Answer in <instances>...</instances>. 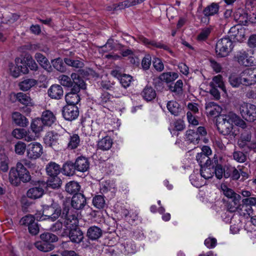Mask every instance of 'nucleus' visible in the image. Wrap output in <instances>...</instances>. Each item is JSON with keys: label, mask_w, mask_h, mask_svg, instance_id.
I'll list each match as a JSON object with an SVG mask.
<instances>
[{"label": "nucleus", "mask_w": 256, "mask_h": 256, "mask_svg": "<svg viewBox=\"0 0 256 256\" xmlns=\"http://www.w3.org/2000/svg\"><path fill=\"white\" fill-rule=\"evenodd\" d=\"M78 212L68 206H65L62 208L61 218L64 220V227L62 235L69 230V238L74 243L80 244L84 239V234L81 230L77 227L78 224Z\"/></svg>", "instance_id": "f257e3e1"}, {"label": "nucleus", "mask_w": 256, "mask_h": 256, "mask_svg": "<svg viewBox=\"0 0 256 256\" xmlns=\"http://www.w3.org/2000/svg\"><path fill=\"white\" fill-rule=\"evenodd\" d=\"M31 180V176L28 170L21 162H18L16 168H12L9 172V181L12 184L18 186L20 182L26 183Z\"/></svg>", "instance_id": "f03ea898"}, {"label": "nucleus", "mask_w": 256, "mask_h": 256, "mask_svg": "<svg viewBox=\"0 0 256 256\" xmlns=\"http://www.w3.org/2000/svg\"><path fill=\"white\" fill-rule=\"evenodd\" d=\"M236 118L234 114L222 115L216 120L217 128L220 134L224 136H236L233 122Z\"/></svg>", "instance_id": "7ed1b4c3"}, {"label": "nucleus", "mask_w": 256, "mask_h": 256, "mask_svg": "<svg viewBox=\"0 0 256 256\" xmlns=\"http://www.w3.org/2000/svg\"><path fill=\"white\" fill-rule=\"evenodd\" d=\"M47 207L52 210L54 208V210H52V214L50 215H47L46 214H48V212H46V208L44 209L43 213L46 214V216L48 217V219L54 221L58 218L59 216L61 217L62 211V210L60 208H56L54 204H52L50 206H48ZM63 226H64V220L60 218V220H58L56 222L52 224L50 227V230L53 232L57 233L60 232L62 230Z\"/></svg>", "instance_id": "20e7f679"}, {"label": "nucleus", "mask_w": 256, "mask_h": 256, "mask_svg": "<svg viewBox=\"0 0 256 256\" xmlns=\"http://www.w3.org/2000/svg\"><path fill=\"white\" fill-rule=\"evenodd\" d=\"M232 48V43L228 38H224L218 40L216 46V52L219 57L228 55Z\"/></svg>", "instance_id": "39448f33"}, {"label": "nucleus", "mask_w": 256, "mask_h": 256, "mask_svg": "<svg viewBox=\"0 0 256 256\" xmlns=\"http://www.w3.org/2000/svg\"><path fill=\"white\" fill-rule=\"evenodd\" d=\"M240 112L242 118L250 122L256 120V106L254 104L243 102L240 105Z\"/></svg>", "instance_id": "423d86ee"}, {"label": "nucleus", "mask_w": 256, "mask_h": 256, "mask_svg": "<svg viewBox=\"0 0 256 256\" xmlns=\"http://www.w3.org/2000/svg\"><path fill=\"white\" fill-rule=\"evenodd\" d=\"M138 42L143 44L148 48H162L168 51L170 53L172 54V52L166 44H163L162 42H156L154 40H150L144 37L142 35L138 36Z\"/></svg>", "instance_id": "0eeeda50"}, {"label": "nucleus", "mask_w": 256, "mask_h": 256, "mask_svg": "<svg viewBox=\"0 0 256 256\" xmlns=\"http://www.w3.org/2000/svg\"><path fill=\"white\" fill-rule=\"evenodd\" d=\"M42 154V146L38 142H34L28 144L26 148V156L31 160L40 158Z\"/></svg>", "instance_id": "6e6552de"}, {"label": "nucleus", "mask_w": 256, "mask_h": 256, "mask_svg": "<svg viewBox=\"0 0 256 256\" xmlns=\"http://www.w3.org/2000/svg\"><path fill=\"white\" fill-rule=\"evenodd\" d=\"M86 204V200L84 196L81 193H78L74 195L72 198L71 200L72 208L69 206H66V204H64L63 208L65 206H68L70 208L75 211H76V210L82 209Z\"/></svg>", "instance_id": "1a4fd4ad"}, {"label": "nucleus", "mask_w": 256, "mask_h": 256, "mask_svg": "<svg viewBox=\"0 0 256 256\" xmlns=\"http://www.w3.org/2000/svg\"><path fill=\"white\" fill-rule=\"evenodd\" d=\"M236 58L238 64L240 65L245 66H256V60L254 56H249L248 53L246 51L239 52L236 55Z\"/></svg>", "instance_id": "9d476101"}, {"label": "nucleus", "mask_w": 256, "mask_h": 256, "mask_svg": "<svg viewBox=\"0 0 256 256\" xmlns=\"http://www.w3.org/2000/svg\"><path fill=\"white\" fill-rule=\"evenodd\" d=\"M62 114L65 120L72 121L78 116L79 111L76 106L67 104L63 107Z\"/></svg>", "instance_id": "9b49d317"}, {"label": "nucleus", "mask_w": 256, "mask_h": 256, "mask_svg": "<svg viewBox=\"0 0 256 256\" xmlns=\"http://www.w3.org/2000/svg\"><path fill=\"white\" fill-rule=\"evenodd\" d=\"M44 184L40 183L36 186L30 188L26 192L27 196L32 200H36L41 198L44 194Z\"/></svg>", "instance_id": "f8f14e48"}, {"label": "nucleus", "mask_w": 256, "mask_h": 256, "mask_svg": "<svg viewBox=\"0 0 256 256\" xmlns=\"http://www.w3.org/2000/svg\"><path fill=\"white\" fill-rule=\"evenodd\" d=\"M244 85L250 86L256 83V68H247L242 74Z\"/></svg>", "instance_id": "ddd939ff"}, {"label": "nucleus", "mask_w": 256, "mask_h": 256, "mask_svg": "<svg viewBox=\"0 0 256 256\" xmlns=\"http://www.w3.org/2000/svg\"><path fill=\"white\" fill-rule=\"evenodd\" d=\"M60 135L54 131L47 132L44 138L46 144L53 148H56L58 144Z\"/></svg>", "instance_id": "4468645a"}, {"label": "nucleus", "mask_w": 256, "mask_h": 256, "mask_svg": "<svg viewBox=\"0 0 256 256\" xmlns=\"http://www.w3.org/2000/svg\"><path fill=\"white\" fill-rule=\"evenodd\" d=\"M103 231L100 228L93 226L88 228L86 236L89 240H98L102 236Z\"/></svg>", "instance_id": "2eb2a0df"}, {"label": "nucleus", "mask_w": 256, "mask_h": 256, "mask_svg": "<svg viewBox=\"0 0 256 256\" xmlns=\"http://www.w3.org/2000/svg\"><path fill=\"white\" fill-rule=\"evenodd\" d=\"M48 94L52 98L60 99L64 95L63 88L60 85L54 84L48 89Z\"/></svg>", "instance_id": "dca6fc26"}, {"label": "nucleus", "mask_w": 256, "mask_h": 256, "mask_svg": "<svg viewBox=\"0 0 256 256\" xmlns=\"http://www.w3.org/2000/svg\"><path fill=\"white\" fill-rule=\"evenodd\" d=\"M76 170L78 172H85L89 168V162L88 160L84 156L78 157L74 162Z\"/></svg>", "instance_id": "f3484780"}, {"label": "nucleus", "mask_w": 256, "mask_h": 256, "mask_svg": "<svg viewBox=\"0 0 256 256\" xmlns=\"http://www.w3.org/2000/svg\"><path fill=\"white\" fill-rule=\"evenodd\" d=\"M43 123L46 126H50L54 122L56 118L53 112L49 110H46L42 113L41 118Z\"/></svg>", "instance_id": "a211bd4d"}, {"label": "nucleus", "mask_w": 256, "mask_h": 256, "mask_svg": "<svg viewBox=\"0 0 256 256\" xmlns=\"http://www.w3.org/2000/svg\"><path fill=\"white\" fill-rule=\"evenodd\" d=\"M35 59L40 66L48 72L52 70V66L47 58L42 54L36 52L34 56Z\"/></svg>", "instance_id": "6ab92c4d"}, {"label": "nucleus", "mask_w": 256, "mask_h": 256, "mask_svg": "<svg viewBox=\"0 0 256 256\" xmlns=\"http://www.w3.org/2000/svg\"><path fill=\"white\" fill-rule=\"evenodd\" d=\"M206 110L207 114L211 116H217L221 112V108L214 102L206 104Z\"/></svg>", "instance_id": "aec40b11"}, {"label": "nucleus", "mask_w": 256, "mask_h": 256, "mask_svg": "<svg viewBox=\"0 0 256 256\" xmlns=\"http://www.w3.org/2000/svg\"><path fill=\"white\" fill-rule=\"evenodd\" d=\"M230 36L232 37L235 40L241 41L244 36V30L234 26L230 28L229 32Z\"/></svg>", "instance_id": "412c9836"}, {"label": "nucleus", "mask_w": 256, "mask_h": 256, "mask_svg": "<svg viewBox=\"0 0 256 256\" xmlns=\"http://www.w3.org/2000/svg\"><path fill=\"white\" fill-rule=\"evenodd\" d=\"M234 18L240 25L246 26L248 22V14L241 9L237 10L234 12Z\"/></svg>", "instance_id": "4be33fe9"}, {"label": "nucleus", "mask_w": 256, "mask_h": 256, "mask_svg": "<svg viewBox=\"0 0 256 256\" xmlns=\"http://www.w3.org/2000/svg\"><path fill=\"white\" fill-rule=\"evenodd\" d=\"M13 122L18 126L25 127L28 125L27 118L18 112H14L12 114Z\"/></svg>", "instance_id": "5701e85b"}, {"label": "nucleus", "mask_w": 256, "mask_h": 256, "mask_svg": "<svg viewBox=\"0 0 256 256\" xmlns=\"http://www.w3.org/2000/svg\"><path fill=\"white\" fill-rule=\"evenodd\" d=\"M219 8L218 4L212 2L203 10L202 13L206 17L212 16L218 13Z\"/></svg>", "instance_id": "b1692460"}, {"label": "nucleus", "mask_w": 256, "mask_h": 256, "mask_svg": "<svg viewBox=\"0 0 256 256\" xmlns=\"http://www.w3.org/2000/svg\"><path fill=\"white\" fill-rule=\"evenodd\" d=\"M214 173V166L211 164L200 168V174L205 179L212 178Z\"/></svg>", "instance_id": "393cba45"}, {"label": "nucleus", "mask_w": 256, "mask_h": 256, "mask_svg": "<svg viewBox=\"0 0 256 256\" xmlns=\"http://www.w3.org/2000/svg\"><path fill=\"white\" fill-rule=\"evenodd\" d=\"M46 171L50 176H58L60 172V166L54 162H50L46 166Z\"/></svg>", "instance_id": "a878e982"}, {"label": "nucleus", "mask_w": 256, "mask_h": 256, "mask_svg": "<svg viewBox=\"0 0 256 256\" xmlns=\"http://www.w3.org/2000/svg\"><path fill=\"white\" fill-rule=\"evenodd\" d=\"M250 139L251 136L250 134H247L246 137L242 136L238 142V144L240 148L243 149L246 152L250 150L252 148L249 144Z\"/></svg>", "instance_id": "bb28decb"}, {"label": "nucleus", "mask_w": 256, "mask_h": 256, "mask_svg": "<svg viewBox=\"0 0 256 256\" xmlns=\"http://www.w3.org/2000/svg\"><path fill=\"white\" fill-rule=\"evenodd\" d=\"M65 188L68 193L75 195L80 191V186L76 182L70 181L66 184Z\"/></svg>", "instance_id": "cd10ccee"}, {"label": "nucleus", "mask_w": 256, "mask_h": 256, "mask_svg": "<svg viewBox=\"0 0 256 256\" xmlns=\"http://www.w3.org/2000/svg\"><path fill=\"white\" fill-rule=\"evenodd\" d=\"M166 106L171 114L175 116H178L182 110L180 104L176 101H169L167 104Z\"/></svg>", "instance_id": "c85d7f7f"}, {"label": "nucleus", "mask_w": 256, "mask_h": 256, "mask_svg": "<svg viewBox=\"0 0 256 256\" xmlns=\"http://www.w3.org/2000/svg\"><path fill=\"white\" fill-rule=\"evenodd\" d=\"M76 168L74 163L68 161L65 162L62 168V172L64 174L70 176L74 174Z\"/></svg>", "instance_id": "c756f323"}, {"label": "nucleus", "mask_w": 256, "mask_h": 256, "mask_svg": "<svg viewBox=\"0 0 256 256\" xmlns=\"http://www.w3.org/2000/svg\"><path fill=\"white\" fill-rule=\"evenodd\" d=\"M37 84L38 81L36 80L33 78H28L20 82L18 86L22 90L27 91Z\"/></svg>", "instance_id": "7c9ffc66"}, {"label": "nucleus", "mask_w": 256, "mask_h": 256, "mask_svg": "<svg viewBox=\"0 0 256 256\" xmlns=\"http://www.w3.org/2000/svg\"><path fill=\"white\" fill-rule=\"evenodd\" d=\"M45 124L40 118H36L32 120L30 124V128L32 131L36 134H38L44 130Z\"/></svg>", "instance_id": "2f4dec72"}, {"label": "nucleus", "mask_w": 256, "mask_h": 256, "mask_svg": "<svg viewBox=\"0 0 256 256\" xmlns=\"http://www.w3.org/2000/svg\"><path fill=\"white\" fill-rule=\"evenodd\" d=\"M142 97L146 101H151L156 96L154 90L151 86H146L142 92Z\"/></svg>", "instance_id": "473e14b6"}, {"label": "nucleus", "mask_w": 256, "mask_h": 256, "mask_svg": "<svg viewBox=\"0 0 256 256\" xmlns=\"http://www.w3.org/2000/svg\"><path fill=\"white\" fill-rule=\"evenodd\" d=\"M36 248L40 251L48 252L52 250L54 246L53 244L46 242L42 240L36 242L34 244Z\"/></svg>", "instance_id": "72a5a7b5"}, {"label": "nucleus", "mask_w": 256, "mask_h": 256, "mask_svg": "<svg viewBox=\"0 0 256 256\" xmlns=\"http://www.w3.org/2000/svg\"><path fill=\"white\" fill-rule=\"evenodd\" d=\"M210 86L218 88L224 92H226V89L223 82L222 77L218 74L213 78L212 81L210 84Z\"/></svg>", "instance_id": "f704fd0d"}, {"label": "nucleus", "mask_w": 256, "mask_h": 256, "mask_svg": "<svg viewBox=\"0 0 256 256\" xmlns=\"http://www.w3.org/2000/svg\"><path fill=\"white\" fill-rule=\"evenodd\" d=\"M112 140L109 136H105L100 140L98 144V148L103 150H109L112 146Z\"/></svg>", "instance_id": "c9c22d12"}, {"label": "nucleus", "mask_w": 256, "mask_h": 256, "mask_svg": "<svg viewBox=\"0 0 256 256\" xmlns=\"http://www.w3.org/2000/svg\"><path fill=\"white\" fill-rule=\"evenodd\" d=\"M178 78V74L176 72H167L161 74L159 76L160 80L165 82L166 83L170 82Z\"/></svg>", "instance_id": "e433bc0d"}, {"label": "nucleus", "mask_w": 256, "mask_h": 256, "mask_svg": "<svg viewBox=\"0 0 256 256\" xmlns=\"http://www.w3.org/2000/svg\"><path fill=\"white\" fill-rule=\"evenodd\" d=\"M50 176L47 182L46 186L54 189L60 188L62 183L60 178L58 176Z\"/></svg>", "instance_id": "4c0bfd02"}, {"label": "nucleus", "mask_w": 256, "mask_h": 256, "mask_svg": "<svg viewBox=\"0 0 256 256\" xmlns=\"http://www.w3.org/2000/svg\"><path fill=\"white\" fill-rule=\"evenodd\" d=\"M183 82L182 80L176 81L174 86H170V90L176 96H180L182 94Z\"/></svg>", "instance_id": "58836bf2"}, {"label": "nucleus", "mask_w": 256, "mask_h": 256, "mask_svg": "<svg viewBox=\"0 0 256 256\" xmlns=\"http://www.w3.org/2000/svg\"><path fill=\"white\" fill-rule=\"evenodd\" d=\"M80 143V138L78 134H74L70 136L68 144V148L74 150L78 147Z\"/></svg>", "instance_id": "ea45409f"}, {"label": "nucleus", "mask_w": 256, "mask_h": 256, "mask_svg": "<svg viewBox=\"0 0 256 256\" xmlns=\"http://www.w3.org/2000/svg\"><path fill=\"white\" fill-rule=\"evenodd\" d=\"M186 138L190 142L198 144L200 137L194 130H189L186 132Z\"/></svg>", "instance_id": "a19ab883"}, {"label": "nucleus", "mask_w": 256, "mask_h": 256, "mask_svg": "<svg viewBox=\"0 0 256 256\" xmlns=\"http://www.w3.org/2000/svg\"><path fill=\"white\" fill-rule=\"evenodd\" d=\"M65 100L68 104L76 106L80 101V97L76 94L68 92L66 95Z\"/></svg>", "instance_id": "79ce46f5"}, {"label": "nucleus", "mask_w": 256, "mask_h": 256, "mask_svg": "<svg viewBox=\"0 0 256 256\" xmlns=\"http://www.w3.org/2000/svg\"><path fill=\"white\" fill-rule=\"evenodd\" d=\"M40 238L42 240L50 244H52L53 242L58 240V238L56 236L50 232L42 234L40 236Z\"/></svg>", "instance_id": "37998d69"}, {"label": "nucleus", "mask_w": 256, "mask_h": 256, "mask_svg": "<svg viewBox=\"0 0 256 256\" xmlns=\"http://www.w3.org/2000/svg\"><path fill=\"white\" fill-rule=\"evenodd\" d=\"M24 60L32 70L36 71L38 70V66L32 56L30 54H26L24 58Z\"/></svg>", "instance_id": "c03bdc74"}, {"label": "nucleus", "mask_w": 256, "mask_h": 256, "mask_svg": "<svg viewBox=\"0 0 256 256\" xmlns=\"http://www.w3.org/2000/svg\"><path fill=\"white\" fill-rule=\"evenodd\" d=\"M196 159L200 168L202 166H208L211 164V160L210 158L204 154L198 153L196 156Z\"/></svg>", "instance_id": "a18cd8bd"}, {"label": "nucleus", "mask_w": 256, "mask_h": 256, "mask_svg": "<svg viewBox=\"0 0 256 256\" xmlns=\"http://www.w3.org/2000/svg\"><path fill=\"white\" fill-rule=\"evenodd\" d=\"M92 204L96 208L101 209L104 208L106 205V201L103 196L98 195L94 197Z\"/></svg>", "instance_id": "49530a36"}, {"label": "nucleus", "mask_w": 256, "mask_h": 256, "mask_svg": "<svg viewBox=\"0 0 256 256\" xmlns=\"http://www.w3.org/2000/svg\"><path fill=\"white\" fill-rule=\"evenodd\" d=\"M224 206L226 211L233 213L236 212L240 208L241 204H240V202H233L229 200H227L225 202Z\"/></svg>", "instance_id": "de8ad7c7"}, {"label": "nucleus", "mask_w": 256, "mask_h": 256, "mask_svg": "<svg viewBox=\"0 0 256 256\" xmlns=\"http://www.w3.org/2000/svg\"><path fill=\"white\" fill-rule=\"evenodd\" d=\"M16 100L24 105L28 106L30 102V97L23 92H18L16 95Z\"/></svg>", "instance_id": "09e8293b"}, {"label": "nucleus", "mask_w": 256, "mask_h": 256, "mask_svg": "<svg viewBox=\"0 0 256 256\" xmlns=\"http://www.w3.org/2000/svg\"><path fill=\"white\" fill-rule=\"evenodd\" d=\"M16 65L20 68V72L24 74H28L29 70L25 62L20 58H16L15 60Z\"/></svg>", "instance_id": "8fccbe9b"}, {"label": "nucleus", "mask_w": 256, "mask_h": 256, "mask_svg": "<svg viewBox=\"0 0 256 256\" xmlns=\"http://www.w3.org/2000/svg\"><path fill=\"white\" fill-rule=\"evenodd\" d=\"M52 64L53 67L57 70L62 72L66 70L65 66L61 58H58L52 60Z\"/></svg>", "instance_id": "3c124183"}, {"label": "nucleus", "mask_w": 256, "mask_h": 256, "mask_svg": "<svg viewBox=\"0 0 256 256\" xmlns=\"http://www.w3.org/2000/svg\"><path fill=\"white\" fill-rule=\"evenodd\" d=\"M71 78L72 80V84H74L82 88H85V84L84 80L80 78L79 75L76 73H72L71 74Z\"/></svg>", "instance_id": "603ef678"}, {"label": "nucleus", "mask_w": 256, "mask_h": 256, "mask_svg": "<svg viewBox=\"0 0 256 256\" xmlns=\"http://www.w3.org/2000/svg\"><path fill=\"white\" fill-rule=\"evenodd\" d=\"M114 96L107 92H104L101 94L100 96L98 98V102L101 105H104L111 101Z\"/></svg>", "instance_id": "864d4df0"}, {"label": "nucleus", "mask_w": 256, "mask_h": 256, "mask_svg": "<svg viewBox=\"0 0 256 256\" xmlns=\"http://www.w3.org/2000/svg\"><path fill=\"white\" fill-rule=\"evenodd\" d=\"M35 221L34 217L30 214L26 215L24 217H22L20 221V223L21 225L26 226L29 227L32 222Z\"/></svg>", "instance_id": "5fc2aeb1"}, {"label": "nucleus", "mask_w": 256, "mask_h": 256, "mask_svg": "<svg viewBox=\"0 0 256 256\" xmlns=\"http://www.w3.org/2000/svg\"><path fill=\"white\" fill-rule=\"evenodd\" d=\"M26 148L27 146L24 142L19 141L15 144V152L18 154L22 155L24 154L26 150Z\"/></svg>", "instance_id": "6e6d98bb"}, {"label": "nucleus", "mask_w": 256, "mask_h": 256, "mask_svg": "<svg viewBox=\"0 0 256 256\" xmlns=\"http://www.w3.org/2000/svg\"><path fill=\"white\" fill-rule=\"evenodd\" d=\"M58 80L60 84L66 87H70L72 86V82L71 78L68 76L62 74L59 76Z\"/></svg>", "instance_id": "4d7b16f0"}, {"label": "nucleus", "mask_w": 256, "mask_h": 256, "mask_svg": "<svg viewBox=\"0 0 256 256\" xmlns=\"http://www.w3.org/2000/svg\"><path fill=\"white\" fill-rule=\"evenodd\" d=\"M212 30V28H206L202 29L197 36L198 40L199 41H204L206 40L210 34Z\"/></svg>", "instance_id": "13d9d810"}, {"label": "nucleus", "mask_w": 256, "mask_h": 256, "mask_svg": "<svg viewBox=\"0 0 256 256\" xmlns=\"http://www.w3.org/2000/svg\"><path fill=\"white\" fill-rule=\"evenodd\" d=\"M220 190L222 194L228 198H230L236 192L232 188H229L226 184H222Z\"/></svg>", "instance_id": "bf43d9fd"}, {"label": "nucleus", "mask_w": 256, "mask_h": 256, "mask_svg": "<svg viewBox=\"0 0 256 256\" xmlns=\"http://www.w3.org/2000/svg\"><path fill=\"white\" fill-rule=\"evenodd\" d=\"M152 64L155 70L158 72H161L164 70V64L162 60L158 58H154Z\"/></svg>", "instance_id": "052dcab7"}, {"label": "nucleus", "mask_w": 256, "mask_h": 256, "mask_svg": "<svg viewBox=\"0 0 256 256\" xmlns=\"http://www.w3.org/2000/svg\"><path fill=\"white\" fill-rule=\"evenodd\" d=\"M65 63L70 66H72L76 68H80L83 66L84 64L78 60H72L69 58H64Z\"/></svg>", "instance_id": "680f3d73"}, {"label": "nucleus", "mask_w": 256, "mask_h": 256, "mask_svg": "<svg viewBox=\"0 0 256 256\" xmlns=\"http://www.w3.org/2000/svg\"><path fill=\"white\" fill-rule=\"evenodd\" d=\"M132 80V77L130 75L124 74L120 79V81L122 86L124 88H126L130 86Z\"/></svg>", "instance_id": "e2e57ef3"}, {"label": "nucleus", "mask_w": 256, "mask_h": 256, "mask_svg": "<svg viewBox=\"0 0 256 256\" xmlns=\"http://www.w3.org/2000/svg\"><path fill=\"white\" fill-rule=\"evenodd\" d=\"M26 134V130L24 128H16L12 132V136L17 139H22Z\"/></svg>", "instance_id": "0e129e2a"}, {"label": "nucleus", "mask_w": 256, "mask_h": 256, "mask_svg": "<svg viewBox=\"0 0 256 256\" xmlns=\"http://www.w3.org/2000/svg\"><path fill=\"white\" fill-rule=\"evenodd\" d=\"M230 82L233 87L236 88L238 87L240 84H244L242 76L240 77H230Z\"/></svg>", "instance_id": "69168bd1"}, {"label": "nucleus", "mask_w": 256, "mask_h": 256, "mask_svg": "<svg viewBox=\"0 0 256 256\" xmlns=\"http://www.w3.org/2000/svg\"><path fill=\"white\" fill-rule=\"evenodd\" d=\"M152 58L150 54H146L142 61V66L143 70H146L149 69L151 64Z\"/></svg>", "instance_id": "338daca9"}, {"label": "nucleus", "mask_w": 256, "mask_h": 256, "mask_svg": "<svg viewBox=\"0 0 256 256\" xmlns=\"http://www.w3.org/2000/svg\"><path fill=\"white\" fill-rule=\"evenodd\" d=\"M234 160L239 162H244L246 160V155L242 152L234 151L233 153Z\"/></svg>", "instance_id": "774afa93"}]
</instances>
